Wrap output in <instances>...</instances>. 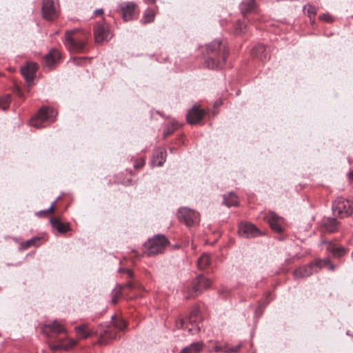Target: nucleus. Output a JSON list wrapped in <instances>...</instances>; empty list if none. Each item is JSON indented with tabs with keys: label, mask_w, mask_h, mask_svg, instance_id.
<instances>
[{
	"label": "nucleus",
	"mask_w": 353,
	"mask_h": 353,
	"mask_svg": "<svg viewBox=\"0 0 353 353\" xmlns=\"http://www.w3.org/2000/svg\"><path fill=\"white\" fill-rule=\"evenodd\" d=\"M165 157L166 152L165 150H161L152 158V164L153 165L161 166L165 161Z\"/></svg>",
	"instance_id": "obj_27"
},
{
	"label": "nucleus",
	"mask_w": 353,
	"mask_h": 353,
	"mask_svg": "<svg viewBox=\"0 0 353 353\" xmlns=\"http://www.w3.org/2000/svg\"><path fill=\"white\" fill-rule=\"evenodd\" d=\"M246 25L241 21H239L236 25V31L239 34H243L245 32Z\"/></svg>",
	"instance_id": "obj_36"
},
{
	"label": "nucleus",
	"mask_w": 353,
	"mask_h": 353,
	"mask_svg": "<svg viewBox=\"0 0 353 353\" xmlns=\"http://www.w3.org/2000/svg\"><path fill=\"white\" fill-rule=\"evenodd\" d=\"M77 343V341L72 339H62V350L69 351L72 349Z\"/></svg>",
	"instance_id": "obj_32"
},
{
	"label": "nucleus",
	"mask_w": 353,
	"mask_h": 353,
	"mask_svg": "<svg viewBox=\"0 0 353 353\" xmlns=\"http://www.w3.org/2000/svg\"><path fill=\"white\" fill-rule=\"evenodd\" d=\"M103 12V9H97L95 10L96 14H102Z\"/></svg>",
	"instance_id": "obj_48"
},
{
	"label": "nucleus",
	"mask_w": 353,
	"mask_h": 353,
	"mask_svg": "<svg viewBox=\"0 0 353 353\" xmlns=\"http://www.w3.org/2000/svg\"><path fill=\"white\" fill-rule=\"evenodd\" d=\"M172 131H173L172 130H170L169 129L165 130L164 132V136L167 137V136L170 135V134H172Z\"/></svg>",
	"instance_id": "obj_45"
},
{
	"label": "nucleus",
	"mask_w": 353,
	"mask_h": 353,
	"mask_svg": "<svg viewBox=\"0 0 353 353\" xmlns=\"http://www.w3.org/2000/svg\"><path fill=\"white\" fill-rule=\"evenodd\" d=\"M155 13L154 10L151 9H148L143 14V18L141 19V22L143 23H148L152 22L154 19Z\"/></svg>",
	"instance_id": "obj_31"
},
{
	"label": "nucleus",
	"mask_w": 353,
	"mask_h": 353,
	"mask_svg": "<svg viewBox=\"0 0 353 353\" xmlns=\"http://www.w3.org/2000/svg\"><path fill=\"white\" fill-rule=\"evenodd\" d=\"M327 250L332 253L334 257H341L345 253V250L343 247H335L332 243H327Z\"/></svg>",
	"instance_id": "obj_24"
},
{
	"label": "nucleus",
	"mask_w": 353,
	"mask_h": 353,
	"mask_svg": "<svg viewBox=\"0 0 353 353\" xmlns=\"http://www.w3.org/2000/svg\"><path fill=\"white\" fill-rule=\"evenodd\" d=\"M120 272H125L128 274V277L132 276V272L130 269L121 268L119 269Z\"/></svg>",
	"instance_id": "obj_42"
},
{
	"label": "nucleus",
	"mask_w": 353,
	"mask_h": 353,
	"mask_svg": "<svg viewBox=\"0 0 353 353\" xmlns=\"http://www.w3.org/2000/svg\"><path fill=\"white\" fill-rule=\"evenodd\" d=\"M118 337V332L112 327H108L100 331V337L98 343L100 345H106L108 340L116 339Z\"/></svg>",
	"instance_id": "obj_18"
},
{
	"label": "nucleus",
	"mask_w": 353,
	"mask_h": 353,
	"mask_svg": "<svg viewBox=\"0 0 353 353\" xmlns=\"http://www.w3.org/2000/svg\"><path fill=\"white\" fill-rule=\"evenodd\" d=\"M50 349L53 351L62 350V339H58L57 344L50 345Z\"/></svg>",
	"instance_id": "obj_38"
},
{
	"label": "nucleus",
	"mask_w": 353,
	"mask_h": 353,
	"mask_svg": "<svg viewBox=\"0 0 353 353\" xmlns=\"http://www.w3.org/2000/svg\"><path fill=\"white\" fill-rule=\"evenodd\" d=\"M241 345H239L236 347H230V348H225L224 350V352H227V353H230V352H237L239 349L241 348Z\"/></svg>",
	"instance_id": "obj_39"
},
{
	"label": "nucleus",
	"mask_w": 353,
	"mask_h": 353,
	"mask_svg": "<svg viewBox=\"0 0 353 353\" xmlns=\"http://www.w3.org/2000/svg\"><path fill=\"white\" fill-rule=\"evenodd\" d=\"M126 287L129 288H132V284L130 283V282H128L126 284H125Z\"/></svg>",
	"instance_id": "obj_49"
},
{
	"label": "nucleus",
	"mask_w": 353,
	"mask_h": 353,
	"mask_svg": "<svg viewBox=\"0 0 353 353\" xmlns=\"http://www.w3.org/2000/svg\"><path fill=\"white\" fill-rule=\"evenodd\" d=\"M18 95L20 97H23V94L21 93L20 91H19L18 92Z\"/></svg>",
	"instance_id": "obj_53"
},
{
	"label": "nucleus",
	"mask_w": 353,
	"mask_h": 353,
	"mask_svg": "<svg viewBox=\"0 0 353 353\" xmlns=\"http://www.w3.org/2000/svg\"><path fill=\"white\" fill-rule=\"evenodd\" d=\"M86 59L85 57H79V58H74L72 60V62L74 64L79 65L81 64V63Z\"/></svg>",
	"instance_id": "obj_40"
},
{
	"label": "nucleus",
	"mask_w": 353,
	"mask_h": 353,
	"mask_svg": "<svg viewBox=\"0 0 353 353\" xmlns=\"http://www.w3.org/2000/svg\"><path fill=\"white\" fill-rule=\"evenodd\" d=\"M205 113L199 105H194L187 113V121L191 125L198 123L205 117Z\"/></svg>",
	"instance_id": "obj_13"
},
{
	"label": "nucleus",
	"mask_w": 353,
	"mask_h": 353,
	"mask_svg": "<svg viewBox=\"0 0 353 353\" xmlns=\"http://www.w3.org/2000/svg\"><path fill=\"white\" fill-rule=\"evenodd\" d=\"M309 12L313 13L314 12V8L312 6L310 7V9L308 10Z\"/></svg>",
	"instance_id": "obj_50"
},
{
	"label": "nucleus",
	"mask_w": 353,
	"mask_h": 353,
	"mask_svg": "<svg viewBox=\"0 0 353 353\" xmlns=\"http://www.w3.org/2000/svg\"><path fill=\"white\" fill-rule=\"evenodd\" d=\"M137 4L134 2H123L118 9V12L122 16L124 21L132 20L136 12Z\"/></svg>",
	"instance_id": "obj_10"
},
{
	"label": "nucleus",
	"mask_w": 353,
	"mask_h": 353,
	"mask_svg": "<svg viewBox=\"0 0 353 353\" xmlns=\"http://www.w3.org/2000/svg\"><path fill=\"white\" fill-rule=\"evenodd\" d=\"M37 69V64L32 62L27 63L21 68V74L29 84L32 83Z\"/></svg>",
	"instance_id": "obj_16"
},
{
	"label": "nucleus",
	"mask_w": 353,
	"mask_h": 353,
	"mask_svg": "<svg viewBox=\"0 0 353 353\" xmlns=\"http://www.w3.org/2000/svg\"><path fill=\"white\" fill-rule=\"evenodd\" d=\"M317 269L313 262L308 265L301 266L294 271V276L297 279L304 278L312 275Z\"/></svg>",
	"instance_id": "obj_17"
},
{
	"label": "nucleus",
	"mask_w": 353,
	"mask_h": 353,
	"mask_svg": "<svg viewBox=\"0 0 353 353\" xmlns=\"http://www.w3.org/2000/svg\"><path fill=\"white\" fill-rule=\"evenodd\" d=\"M206 52L208 57L205 59V64L210 69L222 68L228 54L226 48L217 40L207 46Z\"/></svg>",
	"instance_id": "obj_1"
},
{
	"label": "nucleus",
	"mask_w": 353,
	"mask_h": 353,
	"mask_svg": "<svg viewBox=\"0 0 353 353\" xmlns=\"http://www.w3.org/2000/svg\"><path fill=\"white\" fill-rule=\"evenodd\" d=\"M324 228L329 232H334L338 229V222L335 218L328 217L324 220Z\"/></svg>",
	"instance_id": "obj_23"
},
{
	"label": "nucleus",
	"mask_w": 353,
	"mask_h": 353,
	"mask_svg": "<svg viewBox=\"0 0 353 353\" xmlns=\"http://www.w3.org/2000/svg\"><path fill=\"white\" fill-rule=\"evenodd\" d=\"M41 330L43 334L48 338H50L52 334H59L66 332L65 326L57 320L52 323L43 325Z\"/></svg>",
	"instance_id": "obj_11"
},
{
	"label": "nucleus",
	"mask_w": 353,
	"mask_h": 353,
	"mask_svg": "<svg viewBox=\"0 0 353 353\" xmlns=\"http://www.w3.org/2000/svg\"><path fill=\"white\" fill-rule=\"evenodd\" d=\"M349 176L351 179H353V171L350 172Z\"/></svg>",
	"instance_id": "obj_52"
},
{
	"label": "nucleus",
	"mask_w": 353,
	"mask_h": 353,
	"mask_svg": "<svg viewBox=\"0 0 353 353\" xmlns=\"http://www.w3.org/2000/svg\"><path fill=\"white\" fill-rule=\"evenodd\" d=\"M320 19L324 21L330 22L332 21L331 16L327 14H323L320 17Z\"/></svg>",
	"instance_id": "obj_41"
},
{
	"label": "nucleus",
	"mask_w": 353,
	"mask_h": 353,
	"mask_svg": "<svg viewBox=\"0 0 353 353\" xmlns=\"http://www.w3.org/2000/svg\"><path fill=\"white\" fill-rule=\"evenodd\" d=\"M50 223L52 226L60 233H65L69 230L68 224L63 223L57 219H51Z\"/></svg>",
	"instance_id": "obj_25"
},
{
	"label": "nucleus",
	"mask_w": 353,
	"mask_h": 353,
	"mask_svg": "<svg viewBox=\"0 0 353 353\" xmlns=\"http://www.w3.org/2000/svg\"><path fill=\"white\" fill-rule=\"evenodd\" d=\"M211 281L203 275H199L191 283L190 286L187 288L188 295L187 299L196 296L200 294L203 290L210 287Z\"/></svg>",
	"instance_id": "obj_6"
},
{
	"label": "nucleus",
	"mask_w": 353,
	"mask_h": 353,
	"mask_svg": "<svg viewBox=\"0 0 353 353\" xmlns=\"http://www.w3.org/2000/svg\"><path fill=\"white\" fill-rule=\"evenodd\" d=\"M203 347L204 343L201 341H198L196 343H192L189 346L185 347L188 348V351L190 353H199L203 349Z\"/></svg>",
	"instance_id": "obj_30"
},
{
	"label": "nucleus",
	"mask_w": 353,
	"mask_h": 353,
	"mask_svg": "<svg viewBox=\"0 0 353 353\" xmlns=\"http://www.w3.org/2000/svg\"><path fill=\"white\" fill-rule=\"evenodd\" d=\"M271 295V293L270 292H268L267 294H266V297L268 298V296H270Z\"/></svg>",
	"instance_id": "obj_54"
},
{
	"label": "nucleus",
	"mask_w": 353,
	"mask_h": 353,
	"mask_svg": "<svg viewBox=\"0 0 353 353\" xmlns=\"http://www.w3.org/2000/svg\"><path fill=\"white\" fill-rule=\"evenodd\" d=\"M252 54L261 61H264L268 58V52L266 47L263 44H257L252 50Z\"/></svg>",
	"instance_id": "obj_20"
},
{
	"label": "nucleus",
	"mask_w": 353,
	"mask_h": 353,
	"mask_svg": "<svg viewBox=\"0 0 353 353\" xmlns=\"http://www.w3.org/2000/svg\"><path fill=\"white\" fill-rule=\"evenodd\" d=\"M59 59V52L55 49L51 50L44 57V64L46 66L51 68Z\"/></svg>",
	"instance_id": "obj_19"
},
{
	"label": "nucleus",
	"mask_w": 353,
	"mask_h": 353,
	"mask_svg": "<svg viewBox=\"0 0 353 353\" xmlns=\"http://www.w3.org/2000/svg\"><path fill=\"white\" fill-rule=\"evenodd\" d=\"M223 202L228 207L236 206L239 203L237 196L232 192H230L228 194H225L223 196Z\"/></svg>",
	"instance_id": "obj_26"
},
{
	"label": "nucleus",
	"mask_w": 353,
	"mask_h": 353,
	"mask_svg": "<svg viewBox=\"0 0 353 353\" xmlns=\"http://www.w3.org/2000/svg\"><path fill=\"white\" fill-rule=\"evenodd\" d=\"M117 297H116V296L112 297V302L113 303H117Z\"/></svg>",
	"instance_id": "obj_51"
},
{
	"label": "nucleus",
	"mask_w": 353,
	"mask_h": 353,
	"mask_svg": "<svg viewBox=\"0 0 353 353\" xmlns=\"http://www.w3.org/2000/svg\"><path fill=\"white\" fill-rule=\"evenodd\" d=\"M11 102V97L10 94L5 95L0 98V108L6 110L10 106Z\"/></svg>",
	"instance_id": "obj_33"
},
{
	"label": "nucleus",
	"mask_w": 353,
	"mask_h": 353,
	"mask_svg": "<svg viewBox=\"0 0 353 353\" xmlns=\"http://www.w3.org/2000/svg\"><path fill=\"white\" fill-rule=\"evenodd\" d=\"M240 9L245 17L246 13L254 12L255 10V0H243Z\"/></svg>",
	"instance_id": "obj_22"
},
{
	"label": "nucleus",
	"mask_w": 353,
	"mask_h": 353,
	"mask_svg": "<svg viewBox=\"0 0 353 353\" xmlns=\"http://www.w3.org/2000/svg\"><path fill=\"white\" fill-rule=\"evenodd\" d=\"M332 210L340 217H345L353 213V203L339 196L332 203Z\"/></svg>",
	"instance_id": "obj_7"
},
{
	"label": "nucleus",
	"mask_w": 353,
	"mask_h": 353,
	"mask_svg": "<svg viewBox=\"0 0 353 353\" xmlns=\"http://www.w3.org/2000/svg\"><path fill=\"white\" fill-rule=\"evenodd\" d=\"M177 216L181 222L184 223L188 227H192L199 222V214L185 207L179 209Z\"/></svg>",
	"instance_id": "obj_8"
},
{
	"label": "nucleus",
	"mask_w": 353,
	"mask_h": 353,
	"mask_svg": "<svg viewBox=\"0 0 353 353\" xmlns=\"http://www.w3.org/2000/svg\"><path fill=\"white\" fill-rule=\"evenodd\" d=\"M264 219L269 223L272 230L278 233L282 232V225L283 223V219L282 217L279 216L272 212H270L264 217Z\"/></svg>",
	"instance_id": "obj_14"
},
{
	"label": "nucleus",
	"mask_w": 353,
	"mask_h": 353,
	"mask_svg": "<svg viewBox=\"0 0 353 353\" xmlns=\"http://www.w3.org/2000/svg\"><path fill=\"white\" fill-rule=\"evenodd\" d=\"M168 243L164 235L158 234L145 243L144 253L149 256L163 253Z\"/></svg>",
	"instance_id": "obj_4"
},
{
	"label": "nucleus",
	"mask_w": 353,
	"mask_h": 353,
	"mask_svg": "<svg viewBox=\"0 0 353 353\" xmlns=\"http://www.w3.org/2000/svg\"><path fill=\"white\" fill-rule=\"evenodd\" d=\"M239 234L242 237L252 238L260 235V231L250 223H241L239 227Z\"/></svg>",
	"instance_id": "obj_12"
},
{
	"label": "nucleus",
	"mask_w": 353,
	"mask_h": 353,
	"mask_svg": "<svg viewBox=\"0 0 353 353\" xmlns=\"http://www.w3.org/2000/svg\"><path fill=\"white\" fill-rule=\"evenodd\" d=\"M55 202L56 201L53 202L52 203V205H50V207L48 210H41V211L37 212V215L47 214L48 213L53 212L54 210Z\"/></svg>",
	"instance_id": "obj_37"
},
{
	"label": "nucleus",
	"mask_w": 353,
	"mask_h": 353,
	"mask_svg": "<svg viewBox=\"0 0 353 353\" xmlns=\"http://www.w3.org/2000/svg\"><path fill=\"white\" fill-rule=\"evenodd\" d=\"M199 314V309L194 307L190 312L188 319H180L176 321V324L179 328L187 330L188 332L193 335L200 331V326L197 322V317Z\"/></svg>",
	"instance_id": "obj_5"
},
{
	"label": "nucleus",
	"mask_w": 353,
	"mask_h": 353,
	"mask_svg": "<svg viewBox=\"0 0 353 353\" xmlns=\"http://www.w3.org/2000/svg\"><path fill=\"white\" fill-rule=\"evenodd\" d=\"M225 349V348H223L222 346L216 345L214 346V350L215 352H219V351H221V350L224 351Z\"/></svg>",
	"instance_id": "obj_44"
},
{
	"label": "nucleus",
	"mask_w": 353,
	"mask_h": 353,
	"mask_svg": "<svg viewBox=\"0 0 353 353\" xmlns=\"http://www.w3.org/2000/svg\"><path fill=\"white\" fill-rule=\"evenodd\" d=\"M172 125H173L174 128H176V125L174 124H172Z\"/></svg>",
	"instance_id": "obj_55"
},
{
	"label": "nucleus",
	"mask_w": 353,
	"mask_h": 353,
	"mask_svg": "<svg viewBox=\"0 0 353 353\" xmlns=\"http://www.w3.org/2000/svg\"><path fill=\"white\" fill-rule=\"evenodd\" d=\"M315 264V267L316 269H321L323 267L327 268L330 270H334V265L331 263L329 259H316L314 261Z\"/></svg>",
	"instance_id": "obj_29"
},
{
	"label": "nucleus",
	"mask_w": 353,
	"mask_h": 353,
	"mask_svg": "<svg viewBox=\"0 0 353 353\" xmlns=\"http://www.w3.org/2000/svg\"><path fill=\"white\" fill-rule=\"evenodd\" d=\"M57 114V112L54 109L42 107L39 110L38 113L30 119V125L37 128H45L54 122Z\"/></svg>",
	"instance_id": "obj_3"
},
{
	"label": "nucleus",
	"mask_w": 353,
	"mask_h": 353,
	"mask_svg": "<svg viewBox=\"0 0 353 353\" xmlns=\"http://www.w3.org/2000/svg\"><path fill=\"white\" fill-rule=\"evenodd\" d=\"M144 163H145L144 160H143V159H141V160L138 161L134 164V168H135L136 169L140 168H141V167H143V166Z\"/></svg>",
	"instance_id": "obj_43"
},
{
	"label": "nucleus",
	"mask_w": 353,
	"mask_h": 353,
	"mask_svg": "<svg viewBox=\"0 0 353 353\" xmlns=\"http://www.w3.org/2000/svg\"><path fill=\"white\" fill-rule=\"evenodd\" d=\"M90 33L79 30H72L65 32L64 44L72 52H83L86 50Z\"/></svg>",
	"instance_id": "obj_2"
},
{
	"label": "nucleus",
	"mask_w": 353,
	"mask_h": 353,
	"mask_svg": "<svg viewBox=\"0 0 353 353\" xmlns=\"http://www.w3.org/2000/svg\"><path fill=\"white\" fill-rule=\"evenodd\" d=\"M40 242H41V238H39V237H34V238H32V239L26 241L22 245V247H23V249H26L28 248L31 247L32 245L39 246L40 245Z\"/></svg>",
	"instance_id": "obj_34"
},
{
	"label": "nucleus",
	"mask_w": 353,
	"mask_h": 353,
	"mask_svg": "<svg viewBox=\"0 0 353 353\" xmlns=\"http://www.w3.org/2000/svg\"><path fill=\"white\" fill-rule=\"evenodd\" d=\"M179 353H190L188 348L183 347Z\"/></svg>",
	"instance_id": "obj_46"
},
{
	"label": "nucleus",
	"mask_w": 353,
	"mask_h": 353,
	"mask_svg": "<svg viewBox=\"0 0 353 353\" xmlns=\"http://www.w3.org/2000/svg\"><path fill=\"white\" fill-rule=\"evenodd\" d=\"M41 10L46 19L53 20L58 17L57 7L53 0H43Z\"/></svg>",
	"instance_id": "obj_9"
},
{
	"label": "nucleus",
	"mask_w": 353,
	"mask_h": 353,
	"mask_svg": "<svg viewBox=\"0 0 353 353\" xmlns=\"http://www.w3.org/2000/svg\"><path fill=\"white\" fill-rule=\"evenodd\" d=\"M113 325L115 328L118 329L120 331L123 330L127 326L125 321H124L122 319L114 320V321L113 322Z\"/></svg>",
	"instance_id": "obj_35"
},
{
	"label": "nucleus",
	"mask_w": 353,
	"mask_h": 353,
	"mask_svg": "<svg viewBox=\"0 0 353 353\" xmlns=\"http://www.w3.org/2000/svg\"><path fill=\"white\" fill-rule=\"evenodd\" d=\"M144 1L147 3H154L156 2L157 0H144Z\"/></svg>",
	"instance_id": "obj_47"
},
{
	"label": "nucleus",
	"mask_w": 353,
	"mask_h": 353,
	"mask_svg": "<svg viewBox=\"0 0 353 353\" xmlns=\"http://www.w3.org/2000/svg\"><path fill=\"white\" fill-rule=\"evenodd\" d=\"M75 332L79 339H87L93 334V332L88 329L86 325H81L75 327Z\"/></svg>",
	"instance_id": "obj_21"
},
{
	"label": "nucleus",
	"mask_w": 353,
	"mask_h": 353,
	"mask_svg": "<svg viewBox=\"0 0 353 353\" xmlns=\"http://www.w3.org/2000/svg\"><path fill=\"white\" fill-rule=\"evenodd\" d=\"M94 39L96 42L101 43L108 41L112 37V34L107 26L97 23L94 28Z\"/></svg>",
	"instance_id": "obj_15"
},
{
	"label": "nucleus",
	"mask_w": 353,
	"mask_h": 353,
	"mask_svg": "<svg viewBox=\"0 0 353 353\" xmlns=\"http://www.w3.org/2000/svg\"><path fill=\"white\" fill-rule=\"evenodd\" d=\"M211 260L208 254H203L197 260V266L200 270L205 269L210 264Z\"/></svg>",
	"instance_id": "obj_28"
}]
</instances>
